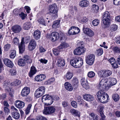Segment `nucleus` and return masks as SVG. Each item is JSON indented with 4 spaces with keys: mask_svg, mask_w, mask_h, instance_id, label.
Wrapping results in <instances>:
<instances>
[{
    "mask_svg": "<svg viewBox=\"0 0 120 120\" xmlns=\"http://www.w3.org/2000/svg\"><path fill=\"white\" fill-rule=\"evenodd\" d=\"M113 2L115 5H118L120 4V0H113Z\"/></svg>",
    "mask_w": 120,
    "mask_h": 120,
    "instance_id": "nucleus-63",
    "label": "nucleus"
},
{
    "mask_svg": "<svg viewBox=\"0 0 120 120\" xmlns=\"http://www.w3.org/2000/svg\"><path fill=\"white\" fill-rule=\"evenodd\" d=\"M113 51L115 53H120V47H114L113 48Z\"/></svg>",
    "mask_w": 120,
    "mask_h": 120,
    "instance_id": "nucleus-42",
    "label": "nucleus"
},
{
    "mask_svg": "<svg viewBox=\"0 0 120 120\" xmlns=\"http://www.w3.org/2000/svg\"><path fill=\"white\" fill-rule=\"evenodd\" d=\"M60 21V20H56L54 21L52 25V27L55 29L58 27L59 26Z\"/></svg>",
    "mask_w": 120,
    "mask_h": 120,
    "instance_id": "nucleus-38",
    "label": "nucleus"
},
{
    "mask_svg": "<svg viewBox=\"0 0 120 120\" xmlns=\"http://www.w3.org/2000/svg\"><path fill=\"white\" fill-rule=\"evenodd\" d=\"M25 42L24 41V38H22L21 39V43L19 45V53H22L25 50L24 45Z\"/></svg>",
    "mask_w": 120,
    "mask_h": 120,
    "instance_id": "nucleus-12",
    "label": "nucleus"
},
{
    "mask_svg": "<svg viewBox=\"0 0 120 120\" xmlns=\"http://www.w3.org/2000/svg\"><path fill=\"white\" fill-rule=\"evenodd\" d=\"M15 105L17 108L21 109L23 108L25 106V103L22 101L17 100L15 101Z\"/></svg>",
    "mask_w": 120,
    "mask_h": 120,
    "instance_id": "nucleus-18",
    "label": "nucleus"
},
{
    "mask_svg": "<svg viewBox=\"0 0 120 120\" xmlns=\"http://www.w3.org/2000/svg\"><path fill=\"white\" fill-rule=\"evenodd\" d=\"M83 85L81 84L82 86L86 89H87L89 88V86L87 81H85V82L83 83Z\"/></svg>",
    "mask_w": 120,
    "mask_h": 120,
    "instance_id": "nucleus-57",
    "label": "nucleus"
},
{
    "mask_svg": "<svg viewBox=\"0 0 120 120\" xmlns=\"http://www.w3.org/2000/svg\"><path fill=\"white\" fill-rule=\"evenodd\" d=\"M36 120H47L45 117L41 116H37L36 117Z\"/></svg>",
    "mask_w": 120,
    "mask_h": 120,
    "instance_id": "nucleus-51",
    "label": "nucleus"
},
{
    "mask_svg": "<svg viewBox=\"0 0 120 120\" xmlns=\"http://www.w3.org/2000/svg\"><path fill=\"white\" fill-rule=\"evenodd\" d=\"M109 82L107 79H102L100 82L99 84L98 85V88L103 91L105 90L106 87L110 86V85L108 82Z\"/></svg>",
    "mask_w": 120,
    "mask_h": 120,
    "instance_id": "nucleus-4",
    "label": "nucleus"
},
{
    "mask_svg": "<svg viewBox=\"0 0 120 120\" xmlns=\"http://www.w3.org/2000/svg\"><path fill=\"white\" fill-rule=\"evenodd\" d=\"M89 2L86 0H82L79 3V5L82 7H85L89 5Z\"/></svg>",
    "mask_w": 120,
    "mask_h": 120,
    "instance_id": "nucleus-22",
    "label": "nucleus"
},
{
    "mask_svg": "<svg viewBox=\"0 0 120 120\" xmlns=\"http://www.w3.org/2000/svg\"><path fill=\"white\" fill-rule=\"evenodd\" d=\"M3 61L4 64L10 68H12L13 64L12 61L8 58H5L4 59Z\"/></svg>",
    "mask_w": 120,
    "mask_h": 120,
    "instance_id": "nucleus-16",
    "label": "nucleus"
},
{
    "mask_svg": "<svg viewBox=\"0 0 120 120\" xmlns=\"http://www.w3.org/2000/svg\"><path fill=\"white\" fill-rule=\"evenodd\" d=\"M64 85L65 88L67 90L71 91L73 90V88L72 85L69 82H66Z\"/></svg>",
    "mask_w": 120,
    "mask_h": 120,
    "instance_id": "nucleus-26",
    "label": "nucleus"
},
{
    "mask_svg": "<svg viewBox=\"0 0 120 120\" xmlns=\"http://www.w3.org/2000/svg\"><path fill=\"white\" fill-rule=\"evenodd\" d=\"M86 50V49L85 48L78 47L74 50V53L75 55H81L84 53Z\"/></svg>",
    "mask_w": 120,
    "mask_h": 120,
    "instance_id": "nucleus-11",
    "label": "nucleus"
},
{
    "mask_svg": "<svg viewBox=\"0 0 120 120\" xmlns=\"http://www.w3.org/2000/svg\"><path fill=\"white\" fill-rule=\"evenodd\" d=\"M74 26L71 27L68 31V34L69 35H74L73 31H74Z\"/></svg>",
    "mask_w": 120,
    "mask_h": 120,
    "instance_id": "nucleus-48",
    "label": "nucleus"
},
{
    "mask_svg": "<svg viewBox=\"0 0 120 120\" xmlns=\"http://www.w3.org/2000/svg\"><path fill=\"white\" fill-rule=\"evenodd\" d=\"M41 35V33L40 31L39 30H37L34 32L33 36L35 39L38 40L40 38Z\"/></svg>",
    "mask_w": 120,
    "mask_h": 120,
    "instance_id": "nucleus-21",
    "label": "nucleus"
},
{
    "mask_svg": "<svg viewBox=\"0 0 120 120\" xmlns=\"http://www.w3.org/2000/svg\"><path fill=\"white\" fill-rule=\"evenodd\" d=\"M77 45L79 46L78 47L85 48H84V44L83 41H81L78 43Z\"/></svg>",
    "mask_w": 120,
    "mask_h": 120,
    "instance_id": "nucleus-45",
    "label": "nucleus"
},
{
    "mask_svg": "<svg viewBox=\"0 0 120 120\" xmlns=\"http://www.w3.org/2000/svg\"><path fill=\"white\" fill-rule=\"evenodd\" d=\"M95 58V56L93 54L88 55L86 58V61L88 64L91 65L94 63Z\"/></svg>",
    "mask_w": 120,
    "mask_h": 120,
    "instance_id": "nucleus-9",
    "label": "nucleus"
},
{
    "mask_svg": "<svg viewBox=\"0 0 120 120\" xmlns=\"http://www.w3.org/2000/svg\"><path fill=\"white\" fill-rule=\"evenodd\" d=\"M11 46V45L8 44H7L5 45L4 47V50L5 51H8L9 49Z\"/></svg>",
    "mask_w": 120,
    "mask_h": 120,
    "instance_id": "nucleus-49",
    "label": "nucleus"
},
{
    "mask_svg": "<svg viewBox=\"0 0 120 120\" xmlns=\"http://www.w3.org/2000/svg\"><path fill=\"white\" fill-rule=\"evenodd\" d=\"M30 89L28 87H26L22 89L21 93V95L24 97L30 93Z\"/></svg>",
    "mask_w": 120,
    "mask_h": 120,
    "instance_id": "nucleus-17",
    "label": "nucleus"
},
{
    "mask_svg": "<svg viewBox=\"0 0 120 120\" xmlns=\"http://www.w3.org/2000/svg\"><path fill=\"white\" fill-rule=\"evenodd\" d=\"M12 30L15 33H18L19 32L22 30L21 27L19 25H15L13 26L12 27Z\"/></svg>",
    "mask_w": 120,
    "mask_h": 120,
    "instance_id": "nucleus-15",
    "label": "nucleus"
},
{
    "mask_svg": "<svg viewBox=\"0 0 120 120\" xmlns=\"http://www.w3.org/2000/svg\"><path fill=\"white\" fill-rule=\"evenodd\" d=\"M109 61L110 63L111 64H113L115 62H116V60L115 59L113 58H112L109 60Z\"/></svg>",
    "mask_w": 120,
    "mask_h": 120,
    "instance_id": "nucleus-64",
    "label": "nucleus"
},
{
    "mask_svg": "<svg viewBox=\"0 0 120 120\" xmlns=\"http://www.w3.org/2000/svg\"><path fill=\"white\" fill-rule=\"evenodd\" d=\"M23 59L25 61H27L28 63L30 64L32 61V60L30 59V57L27 55L24 56Z\"/></svg>",
    "mask_w": 120,
    "mask_h": 120,
    "instance_id": "nucleus-40",
    "label": "nucleus"
},
{
    "mask_svg": "<svg viewBox=\"0 0 120 120\" xmlns=\"http://www.w3.org/2000/svg\"><path fill=\"white\" fill-rule=\"evenodd\" d=\"M57 63L58 66L61 67L64 66L65 64L64 60L61 58H59L58 59Z\"/></svg>",
    "mask_w": 120,
    "mask_h": 120,
    "instance_id": "nucleus-27",
    "label": "nucleus"
},
{
    "mask_svg": "<svg viewBox=\"0 0 120 120\" xmlns=\"http://www.w3.org/2000/svg\"><path fill=\"white\" fill-rule=\"evenodd\" d=\"M83 99L87 101H90L93 100L94 99V97L90 94H86L83 96Z\"/></svg>",
    "mask_w": 120,
    "mask_h": 120,
    "instance_id": "nucleus-20",
    "label": "nucleus"
},
{
    "mask_svg": "<svg viewBox=\"0 0 120 120\" xmlns=\"http://www.w3.org/2000/svg\"><path fill=\"white\" fill-rule=\"evenodd\" d=\"M112 73V72L109 70H101L98 72L99 76L101 78L107 77L110 75Z\"/></svg>",
    "mask_w": 120,
    "mask_h": 120,
    "instance_id": "nucleus-6",
    "label": "nucleus"
},
{
    "mask_svg": "<svg viewBox=\"0 0 120 120\" xmlns=\"http://www.w3.org/2000/svg\"><path fill=\"white\" fill-rule=\"evenodd\" d=\"M59 33L56 32H52L51 34L50 39L52 41H55L57 40L59 38Z\"/></svg>",
    "mask_w": 120,
    "mask_h": 120,
    "instance_id": "nucleus-13",
    "label": "nucleus"
},
{
    "mask_svg": "<svg viewBox=\"0 0 120 120\" xmlns=\"http://www.w3.org/2000/svg\"><path fill=\"white\" fill-rule=\"evenodd\" d=\"M92 7L94 11H97L99 9V8L98 6L97 5L94 4L93 5Z\"/></svg>",
    "mask_w": 120,
    "mask_h": 120,
    "instance_id": "nucleus-60",
    "label": "nucleus"
},
{
    "mask_svg": "<svg viewBox=\"0 0 120 120\" xmlns=\"http://www.w3.org/2000/svg\"><path fill=\"white\" fill-rule=\"evenodd\" d=\"M21 83V81L20 80L16 79L13 82L11 83L12 85L14 86H18Z\"/></svg>",
    "mask_w": 120,
    "mask_h": 120,
    "instance_id": "nucleus-52",
    "label": "nucleus"
},
{
    "mask_svg": "<svg viewBox=\"0 0 120 120\" xmlns=\"http://www.w3.org/2000/svg\"><path fill=\"white\" fill-rule=\"evenodd\" d=\"M16 55V51L15 50H12L11 51V53L10 55V57L11 58L13 59L15 57Z\"/></svg>",
    "mask_w": 120,
    "mask_h": 120,
    "instance_id": "nucleus-43",
    "label": "nucleus"
},
{
    "mask_svg": "<svg viewBox=\"0 0 120 120\" xmlns=\"http://www.w3.org/2000/svg\"><path fill=\"white\" fill-rule=\"evenodd\" d=\"M71 112L73 115L79 117L80 116V113L79 111L74 109H71L70 110Z\"/></svg>",
    "mask_w": 120,
    "mask_h": 120,
    "instance_id": "nucleus-30",
    "label": "nucleus"
},
{
    "mask_svg": "<svg viewBox=\"0 0 120 120\" xmlns=\"http://www.w3.org/2000/svg\"><path fill=\"white\" fill-rule=\"evenodd\" d=\"M18 64L19 66L23 67L25 65L26 61L23 59H20L18 60Z\"/></svg>",
    "mask_w": 120,
    "mask_h": 120,
    "instance_id": "nucleus-32",
    "label": "nucleus"
},
{
    "mask_svg": "<svg viewBox=\"0 0 120 120\" xmlns=\"http://www.w3.org/2000/svg\"><path fill=\"white\" fill-rule=\"evenodd\" d=\"M36 45V43L34 39H32L29 43L28 46V49L30 51L34 49Z\"/></svg>",
    "mask_w": 120,
    "mask_h": 120,
    "instance_id": "nucleus-10",
    "label": "nucleus"
},
{
    "mask_svg": "<svg viewBox=\"0 0 120 120\" xmlns=\"http://www.w3.org/2000/svg\"><path fill=\"white\" fill-rule=\"evenodd\" d=\"M71 105L73 107L76 108L77 107V104L76 102L75 101H73L71 102Z\"/></svg>",
    "mask_w": 120,
    "mask_h": 120,
    "instance_id": "nucleus-61",
    "label": "nucleus"
},
{
    "mask_svg": "<svg viewBox=\"0 0 120 120\" xmlns=\"http://www.w3.org/2000/svg\"><path fill=\"white\" fill-rule=\"evenodd\" d=\"M70 63L74 67L78 68L80 67L82 65L83 61L81 58L77 57L71 60Z\"/></svg>",
    "mask_w": 120,
    "mask_h": 120,
    "instance_id": "nucleus-3",
    "label": "nucleus"
},
{
    "mask_svg": "<svg viewBox=\"0 0 120 120\" xmlns=\"http://www.w3.org/2000/svg\"><path fill=\"white\" fill-rule=\"evenodd\" d=\"M37 70L34 66H32L30 68V72L29 73L30 77H31L37 72Z\"/></svg>",
    "mask_w": 120,
    "mask_h": 120,
    "instance_id": "nucleus-23",
    "label": "nucleus"
},
{
    "mask_svg": "<svg viewBox=\"0 0 120 120\" xmlns=\"http://www.w3.org/2000/svg\"><path fill=\"white\" fill-rule=\"evenodd\" d=\"M71 83L74 88L76 89L78 87L79 82L77 78H74L72 80Z\"/></svg>",
    "mask_w": 120,
    "mask_h": 120,
    "instance_id": "nucleus-24",
    "label": "nucleus"
},
{
    "mask_svg": "<svg viewBox=\"0 0 120 120\" xmlns=\"http://www.w3.org/2000/svg\"><path fill=\"white\" fill-rule=\"evenodd\" d=\"M89 119L90 120H98V116L94 113H91L90 114Z\"/></svg>",
    "mask_w": 120,
    "mask_h": 120,
    "instance_id": "nucleus-28",
    "label": "nucleus"
},
{
    "mask_svg": "<svg viewBox=\"0 0 120 120\" xmlns=\"http://www.w3.org/2000/svg\"><path fill=\"white\" fill-rule=\"evenodd\" d=\"M99 21L98 19H95L92 22V24L94 26L98 25L99 23Z\"/></svg>",
    "mask_w": 120,
    "mask_h": 120,
    "instance_id": "nucleus-59",
    "label": "nucleus"
},
{
    "mask_svg": "<svg viewBox=\"0 0 120 120\" xmlns=\"http://www.w3.org/2000/svg\"><path fill=\"white\" fill-rule=\"evenodd\" d=\"M111 82H108V84H109L110 85V86L115 85L117 83V81L114 78H112L111 79Z\"/></svg>",
    "mask_w": 120,
    "mask_h": 120,
    "instance_id": "nucleus-41",
    "label": "nucleus"
},
{
    "mask_svg": "<svg viewBox=\"0 0 120 120\" xmlns=\"http://www.w3.org/2000/svg\"><path fill=\"white\" fill-rule=\"evenodd\" d=\"M3 86L4 88H5L6 90L9 91L10 90V83L7 81H4L3 82Z\"/></svg>",
    "mask_w": 120,
    "mask_h": 120,
    "instance_id": "nucleus-25",
    "label": "nucleus"
},
{
    "mask_svg": "<svg viewBox=\"0 0 120 120\" xmlns=\"http://www.w3.org/2000/svg\"><path fill=\"white\" fill-rule=\"evenodd\" d=\"M73 75V74L71 72L68 71L65 75V77L68 79H71Z\"/></svg>",
    "mask_w": 120,
    "mask_h": 120,
    "instance_id": "nucleus-36",
    "label": "nucleus"
},
{
    "mask_svg": "<svg viewBox=\"0 0 120 120\" xmlns=\"http://www.w3.org/2000/svg\"><path fill=\"white\" fill-rule=\"evenodd\" d=\"M56 110L54 107L51 106L45 108L43 111V113L45 114H49L54 113Z\"/></svg>",
    "mask_w": 120,
    "mask_h": 120,
    "instance_id": "nucleus-8",
    "label": "nucleus"
},
{
    "mask_svg": "<svg viewBox=\"0 0 120 120\" xmlns=\"http://www.w3.org/2000/svg\"><path fill=\"white\" fill-rule=\"evenodd\" d=\"M98 99L102 103H106L109 100V96L103 91H99L96 94Z\"/></svg>",
    "mask_w": 120,
    "mask_h": 120,
    "instance_id": "nucleus-2",
    "label": "nucleus"
},
{
    "mask_svg": "<svg viewBox=\"0 0 120 120\" xmlns=\"http://www.w3.org/2000/svg\"><path fill=\"white\" fill-rule=\"evenodd\" d=\"M54 81V78H52L46 81L45 82V84L46 85H50L53 83Z\"/></svg>",
    "mask_w": 120,
    "mask_h": 120,
    "instance_id": "nucleus-37",
    "label": "nucleus"
},
{
    "mask_svg": "<svg viewBox=\"0 0 120 120\" xmlns=\"http://www.w3.org/2000/svg\"><path fill=\"white\" fill-rule=\"evenodd\" d=\"M110 28L111 31H114L117 29V26L116 25H112L110 26Z\"/></svg>",
    "mask_w": 120,
    "mask_h": 120,
    "instance_id": "nucleus-53",
    "label": "nucleus"
},
{
    "mask_svg": "<svg viewBox=\"0 0 120 120\" xmlns=\"http://www.w3.org/2000/svg\"><path fill=\"white\" fill-rule=\"evenodd\" d=\"M88 76L90 78H92L94 77L95 75V73L92 71L89 72L88 74Z\"/></svg>",
    "mask_w": 120,
    "mask_h": 120,
    "instance_id": "nucleus-55",
    "label": "nucleus"
},
{
    "mask_svg": "<svg viewBox=\"0 0 120 120\" xmlns=\"http://www.w3.org/2000/svg\"><path fill=\"white\" fill-rule=\"evenodd\" d=\"M68 46V45L66 43H62L56 48L53 49V54L56 56L58 55L59 52L61 51V49L64 48H67Z\"/></svg>",
    "mask_w": 120,
    "mask_h": 120,
    "instance_id": "nucleus-5",
    "label": "nucleus"
},
{
    "mask_svg": "<svg viewBox=\"0 0 120 120\" xmlns=\"http://www.w3.org/2000/svg\"><path fill=\"white\" fill-rule=\"evenodd\" d=\"M38 89L41 92V93L43 95L45 92V87L44 86H42L39 88Z\"/></svg>",
    "mask_w": 120,
    "mask_h": 120,
    "instance_id": "nucleus-56",
    "label": "nucleus"
},
{
    "mask_svg": "<svg viewBox=\"0 0 120 120\" xmlns=\"http://www.w3.org/2000/svg\"><path fill=\"white\" fill-rule=\"evenodd\" d=\"M38 21L40 23L43 25H45V23L44 19L42 17H41L39 19Z\"/></svg>",
    "mask_w": 120,
    "mask_h": 120,
    "instance_id": "nucleus-46",
    "label": "nucleus"
},
{
    "mask_svg": "<svg viewBox=\"0 0 120 120\" xmlns=\"http://www.w3.org/2000/svg\"><path fill=\"white\" fill-rule=\"evenodd\" d=\"M31 23L30 22H27L23 25V28L25 30H28L31 27Z\"/></svg>",
    "mask_w": 120,
    "mask_h": 120,
    "instance_id": "nucleus-29",
    "label": "nucleus"
},
{
    "mask_svg": "<svg viewBox=\"0 0 120 120\" xmlns=\"http://www.w3.org/2000/svg\"><path fill=\"white\" fill-rule=\"evenodd\" d=\"M45 78V76L43 74L37 75L35 78V80L37 81H41L44 80Z\"/></svg>",
    "mask_w": 120,
    "mask_h": 120,
    "instance_id": "nucleus-19",
    "label": "nucleus"
},
{
    "mask_svg": "<svg viewBox=\"0 0 120 120\" xmlns=\"http://www.w3.org/2000/svg\"><path fill=\"white\" fill-rule=\"evenodd\" d=\"M110 19H103V23L104 25L106 27L109 26L110 24Z\"/></svg>",
    "mask_w": 120,
    "mask_h": 120,
    "instance_id": "nucleus-31",
    "label": "nucleus"
},
{
    "mask_svg": "<svg viewBox=\"0 0 120 120\" xmlns=\"http://www.w3.org/2000/svg\"><path fill=\"white\" fill-rule=\"evenodd\" d=\"M12 116L15 119H18L20 116L19 113L17 112H13L11 113Z\"/></svg>",
    "mask_w": 120,
    "mask_h": 120,
    "instance_id": "nucleus-33",
    "label": "nucleus"
},
{
    "mask_svg": "<svg viewBox=\"0 0 120 120\" xmlns=\"http://www.w3.org/2000/svg\"><path fill=\"white\" fill-rule=\"evenodd\" d=\"M32 105L31 104H29L26 110L25 114L26 115L28 114L30 112Z\"/></svg>",
    "mask_w": 120,
    "mask_h": 120,
    "instance_id": "nucleus-50",
    "label": "nucleus"
},
{
    "mask_svg": "<svg viewBox=\"0 0 120 120\" xmlns=\"http://www.w3.org/2000/svg\"><path fill=\"white\" fill-rule=\"evenodd\" d=\"M99 108V112L101 117H105V116L103 113V108L102 107H100Z\"/></svg>",
    "mask_w": 120,
    "mask_h": 120,
    "instance_id": "nucleus-58",
    "label": "nucleus"
},
{
    "mask_svg": "<svg viewBox=\"0 0 120 120\" xmlns=\"http://www.w3.org/2000/svg\"><path fill=\"white\" fill-rule=\"evenodd\" d=\"M59 99V98L57 96L52 97V96L48 94H46L43 96L42 98V102L45 105H50L53 102V100L56 101Z\"/></svg>",
    "mask_w": 120,
    "mask_h": 120,
    "instance_id": "nucleus-1",
    "label": "nucleus"
},
{
    "mask_svg": "<svg viewBox=\"0 0 120 120\" xmlns=\"http://www.w3.org/2000/svg\"><path fill=\"white\" fill-rule=\"evenodd\" d=\"M74 29L73 31L74 35L76 34L79 32L80 30L78 28L74 26Z\"/></svg>",
    "mask_w": 120,
    "mask_h": 120,
    "instance_id": "nucleus-47",
    "label": "nucleus"
},
{
    "mask_svg": "<svg viewBox=\"0 0 120 120\" xmlns=\"http://www.w3.org/2000/svg\"><path fill=\"white\" fill-rule=\"evenodd\" d=\"M112 98L113 100L115 101H118L119 98V95L117 94H113L112 96Z\"/></svg>",
    "mask_w": 120,
    "mask_h": 120,
    "instance_id": "nucleus-44",
    "label": "nucleus"
},
{
    "mask_svg": "<svg viewBox=\"0 0 120 120\" xmlns=\"http://www.w3.org/2000/svg\"><path fill=\"white\" fill-rule=\"evenodd\" d=\"M76 101L79 102L80 104L82 103L83 100L82 99L81 97L79 96H78L76 97Z\"/></svg>",
    "mask_w": 120,
    "mask_h": 120,
    "instance_id": "nucleus-54",
    "label": "nucleus"
},
{
    "mask_svg": "<svg viewBox=\"0 0 120 120\" xmlns=\"http://www.w3.org/2000/svg\"><path fill=\"white\" fill-rule=\"evenodd\" d=\"M48 10L49 12V14L51 13L55 14L57 16L56 14L58 12V9L56 4L54 3L49 6Z\"/></svg>",
    "mask_w": 120,
    "mask_h": 120,
    "instance_id": "nucleus-7",
    "label": "nucleus"
},
{
    "mask_svg": "<svg viewBox=\"0 0 120 120\" xmlns=\"http://www.w3.org/2000/svg\"><path fill=\"white\" fill-rule=\"evenodd\" d=\"M88 21V19L86 17L82 18L81 20V23H86Z\"/></svg>",
    "mask_w": 120,
    "mask_h": 120,
    "instance_id": "nucleus-62",
    "label": "nucleus"
},
{
    "mask_svg": "<svg viewBox=\"0 0 120 120\" xmlns=\"http://www.w3.org/2000/svg\"><path fill=\"white\" fill-rule=\"evenodd\" d=\"M110 15L109 12L107 11H105L103 15V19L106 18L110 19Z\"/></svg>",
    "mask_w": 120,
    "mask_h": 120,
    "instance_id": "nucleus-39",
    "label": "nucleus"
},
{
    "mask_svg": "<svg viewBox=\"0 0 120 120\" xmlns=\"http://www.w3.org/2000/svg\"><path fill=\"white\" fill-rule=\"evenodd\" d=\"M103 52V50L101 48L97 49L95 52L96 54L98 56L101 55Z\"/></svg>",
    "mask_w": 120,
    "mask_h": 120,
    "instance_id": "nucleus-35",
    "label": "nucleus"
},
{
    "mask_svg": "<svg viewBox=\"0 0 120 120\" xmlns=\"http://www.w3.org/2000/svg\"><path fill=\"white\" fill-rule=\"evenodd\" d=\"M41 92L38 89L35 91V96L37 98H39L43 95Z\"/></svg>",
    "mask_w": 120,
    "mask_h": 120,
    "instance_id": "nucleus-34",
    "label": "nucleus"
},
{
    "mask_svg": "<svg viewBox=\"0 0 120 120\" xmlns=\"http://www.w3.org/2000/svg\"><path fill=\"white\" fill-rule=\"evenodd\" d=\"M83 30L84 33L90 37H92L94 35L93 32L90 29L88 28H86L83 27Z\"/></svg>",
    "mask_w": 120,
    "mask_h": 120,
    "instance_id": "nucleus-14",
    "label": "nucleus"
}]
</instances>
